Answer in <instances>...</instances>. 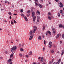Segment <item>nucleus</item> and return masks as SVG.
Masks as SVG:
<instances>
[{
  "instance_id": "nucleus-61",
  "label": "nucleus",
  "mask_w": 64,
  "mask_h": 64,
  "mask_svg": "<svg viewBox=\"0 0 64 64\" xmlns=\"http://www.w3.org/2000/svg\"><path fill=\"white\" fill-rule=\"evenodd\" d=\"M2 59V57H0V59Z\"/></svg>"
},
{
  "instance_id": "nucleus-60",
  "label": "nucleus",
  "mask_w": 64,
  "mask_h": 64,
  "mask_svg": "<svg viewBox=\"0 0 64 64\" xmlns=\"http://www.w3.org/2000/svg\"><path fill=\"white\" fill-rule=\"evenodd\" d=\"M59 52L58 50L57 52V53H58V54H59Z\"/></svg>"
},
{
  "instance_id": "nucleus-5",
  "label": "nucleus",
  "mask_w": 64,
  "mask_h": 64,
  "mask_svg": "<svg viewBox=\"0 0 64 64\" xmlns=\"http://www.w3.org/2000/svg\"><path fill=\"white\" fill-rule=\"evenodd\" d=\"M48 33L49 34V35H51V32L50 31L48 30L47 31V32H46V36L48 35Z\"/></svg>"
},
{
  "instance_id": "nucleus-42",
  "label": "nucleus",
  "mask_w": 64,
  "mask_h": 64,
  "mask_svg": "<svg viewBox=\"0 0 64 64\" xmlns=\"http://www.w3.org/2000/svg\"><path fill=\"white\" fill-rule=\"evenodd\" d=\"M52 62H49V64H52Z\"/></svg>"
},
{
  "instance_id": "nucleus-56",
  "label": "nucleus",
  "mask_w": 64,
  "mask_h": 64,
  "mask_svg": "<svg viewBox=\"0 0 64 64\" xmlns=\"http://www.w3.org/2000/svg\"><path fill=\"white\" fill-rule=\"evenodd\" d=\"M40 64V62H38V64Z\"/></svg>"
},
{
  "instance_id": "nucleus-11",
  "label": "nucleus",
  "mask_w": 64,
  "mask_h": 64,
  "mask_svg": "<svg viewBox=\"0 0 64 64\" xmlns=\"http://www.w3.org/2000/svg\"><path fill=\"white\" fill-rule=\"evenodd\" d=\"M63 25H62L61 24H60L59 25V27L60 28H62V27H63Z\"/></svg>"
},
{
  "instance_id": "nucleus-12",
  "label": "nucleus",
  "mask_w": 64,
  "mask_h": 64,
  "mask_svg": "<svg viewBox=\"0 0 64 64\" xmlns=\"http://www.w3.org/2000/svg\"><path fill=\"white\" fill-rule=\"evenodd\" d=\"M38 6L40 7V8H42V5L40 4H38Z\"/></svg>"
},
{
  "instance_id": "nucleus-35",
  "label": "nucleus",
  "mask_w": 64,
  "mask_h": 64,
  "mask_svg": "<svg viewBox=\"0 0 64 64\" xmlns=\"http://www.w3.org/2000/svg\"><path fill=\"white\" fill-rule=\"evenodd\" d=\"M4 2L5 3H8V1H7V0H5Z\"/></svg>"
},
{
  "instance_id": "nucleus-15",
  "label": "nucleus",
  "mask_w": 64,
  "mask_h": 64,
  "mask_svg": "<svg viewBox=\"0 0 64 64\" xmlns=\"http://www.w3.org/2000/svg\"><path fill=\"white\" fill-rule=\"evenodd\" d=\"M48 18L49 19V20H51L52 19H51V18L50 17V16H48Z\"/></svg>"
},
{
  "instance_id": "nucleus-1",
  "label": "nucleus",
  "mask_w": 64,
  "mask_h": 64,
  "mask_svg": "<svg viewBox=\"0 0 64 64\" xmlns=\"http://www.w3.org/2000/svg\"><path fill=\"white\" fill-rule=\"evenodd\" d=\"M30 38H29V40H31L33 38V36H34V34H33V32L32 30H30Z\"/></svg>"
},
{
  "instance_id": "nucleus-55",
  "label": "nucleus",
  "mask_w": 64,
  "mask_h": 64,
  "mask_svg": "<svg viewBox=\"0 0 64 64\" xmlns=\"http://www.w3.org/2000/svg\"><path fill=\"white\" fill-rule=\"evenodd\" d=\"M23 15H24V14H21V16H23Z\"/></svg>"
},
{
  "instance_id": "nucleus-32",
  "label": "nucleus",
  "mask_w": 64,
  "mask_h": 64,
  "mask_svg": "<svg viewBox=\"0 0 64 64\" xmlns=\"http://www.w3.org/2000/svg\"><path fill=\"white\" fill-rule=\"evenodd\" d=\"M58 16L60 17V13H58Z\"/></svg>"
},
{
  "instance_id": "nucleus-2",
  "label": "nucleus",
  "mask_w": 64,
  "mask_h": 64,
  "mask_svg": "<svg viewBox=\"0 0 64 64\" xmlns=\"http://www.w3.org/2000/svg\"><path fill=\"white\" fill-rule=\"evenodd\" d=\"M17 48L16 46H14L10 50L11 52H13L14 51V50L15 51L16 50Z\"/></svg>"
},
{
  "instance_id": "nucleus-19",
  "label": "nucleus",
  "mask_w": 64,
  "mask_h": 64,
  "mask_svg": "<svg viewBox=\"0 0 64 64\" xmlns=\"http://www.w3.org/2000/svg\"><path fill=\"white\" fill-rule=\"evenodd\" d=\"M38 39L39 40H41V37L40 36H39L38 38Z\"/></svg>"
},
{
  "instance_id": "nucleus-57",
  "label": "nucleus",
  "mask_w": 64,
  "mask_h": 64,
  "mask_svg": "<svg viewBox=\"0 0 64 64\" xmlns=\"http://www.w3.org/2000/svg\"><path fill=\"white\" fill-rule=\"evenodd\" d=\"M13 15H17V14H13Z\"/></svg>"
},
{
  "instance_id": "nucleus-25",
  "label": "nucleus",
  "mask_w": 64,
  "mask_h": 64,
  "mask_svg": "<svg viewBox=\"0 0 64 64\" xmlns=\"http://www.w3.org/2000/svg\"><path fill=\"white\" fill-rule=\"evenodd\" d=\"M8 14H9V15H12V13L10 12H8Z\"/></svg>"
},
{
  "instance_id": "nucleus-23",
  "label": "nucleus",
  "mask_w": 64,
  "mask_h": 64,
  "mask_svg": "<svg viewBox=\"0 0 64 64\" xmlns=\"http://www.w3.org/2000/svg\"><path fill=\"white\" fill-rule=\"evenodd\" d=\"M11 23L12 25H13V24H14V22H13V21H12V20L11 21Z\"/></svg>"
},
{
  "instance_id": "nucleus-9",
  "label": "nucleus",
  "mask_w": 64,
  "mask_h": 64,
  "mask_svg": "<svg viewBox=\"0 0 64 64\" xmlns=\"http://www.w3.org/2000/svg\"><path fill=\"white\" fill-rule=\"evenodd\" d=\"M36 17H35V18H33V22L34 23H35V19H36Z\"/></svg>"
},
{
  "instance_id": "nucleus-62",
  "label": "nucleus",
  "mask_w": 64,
  "mask_h": 64,
  "mask_svg": "<svg viewBox=\"0 0 64 64\" xmlns=\"http://www.w3.org/2000/svg\"><path fill=\"white\" fill-rule=\"evenodd\" d=\"M19 45L20 47H21L22 46H21V44H19Z\"/></svg>"
},
{
  "instance_id": "nucleus-4",
  "label": "nucleus",
  "mask_w": 64,
  "mask_h": 64,
  "mask_svg": "<svg viewBox=\"0 0 64 64\" xmlns=\"http://www.w3.org/2000/svg\"><path fill=\"white\" fill-rule=\"evenodd\" d=\"M59 6L60 7V8H61V7H63V4L62 3V2H59L58 3Z\"/></svg>"
},
{
  "instance_id": "nucleus-29",
  "label": "nucleus",
  "mask_w": 64,
  "mask_h": 64,
  "mask_svg": "<svg viewBox=\"0 0 64 64\" xmlns=\"http://www.w3.org/2000/svg\"><path fill=\"white\" fill-rule=\"evenodd\" d=\"M59 37V34H58L56 36L57 38H58V37Z\"/></svg>"
},
{
  "instance_id": "nucleus-3",
  "label": "nucleus",
  "mask_w": 64,
  "mask_h": 64,
  "mask_svg": "<svg viewBox=\"0 0 64 64\" xmlns=\"http://www.w3.org/2000/svg\"><path fill=\"white\" fill-rule=\"evenodd\" d=\"M34 29H33L32 32H33V33H35V32L37 30V27L36 26H34L33 27Z\"/></svg>"
},
{
  "instance_id": "nucleus-44",
  "label": "nucleus",
  "mask_w": 64,
  "mask_h": 64,
  "mask_svg": "<svg viewBox=\"0 0 64 64\" xmlns=\"http://www.w3.org/2000/svg\"><path fill=\"white\" fill-rule=\"evenodd\" d=\"M62 41H60V44H62Z\"/></svg>"
},
{
  "instance_id": "nucleus-37",
  "label": "nucleus",
  "mask_w": 64,
  "mask_h": 64,
  "mask_svg": "<svg viewBox=\"0 0 64 64\" xmlns=\"http://www.w3.org/2000/svg\"><path fill=\"white\" fill-rule=\"evenodd\" d=\"M44 44L45 45L46 44H45V43H46V41H45V40H44Z\"/></svg>"
},
{
  "instance_id": "nucleus-27",
  "label": "nucleus",
  "mask_w": 64,
  "mask_h": 64,
  "mask_svg": "<svg viewBox=\"0 0 64 64\" xmlns=\"http://www.w3.org/2000/svg\"><path fill=\"white\" fill-rule=\"evenodd\" d=\"M60 12L61 14H62V12H63V10H61L60 11Z\"/></svg>"
},
{
  "instance_id": "nucleus-20",
  "label": "nucleus",
  "mask_w": 64,
  "mask_h": 64,
  "mask_svg": "<svg viewBox=\"0 0 64 64\" xmlns=\"http://www.w3.org/2000/svg\"><path fill=\"white\" fill-rule=\"evenodd\" d=\"M32 52L31 51L29 53V55H32Z\"/></svg>"
},
{
  "instance_id": "nucleus-63",
  "label": "nucleus",
  "mask_w": 64,
  "mask_h": 64,
  "mask_svg": "<svg viewBox=\"0 0 64 64\" xmlns=\"http://www.w3.org/2000/svg\"><path fill=\"white\" fill-rule=\"evenodd\" d=\"M62 27H63V29H64V26H63Z\"/></svg>"
},
{
  "instance_id": "nucleus-10",
  "label": "nucleus",
  "mask_w": 64,
  "mask_h": 64,
  "mask_svg": "<svg viewBox=\"0 0 64 64\" xmlns=\"http://www.w3.org/2000/svg\"><path fill=\"white\" fill-rule=\"evenodd\" d=\"M14 55L13 54H11L10 55V58H13L12 57H13Z\"/></svg>"
},
{
  "instance_id": "nucleus-46",
  "label": "nucleus",
  "mask_w": 64,
  "mask_h": 64,
  "mask_svg": "<svg viewBox=\"0 0 64 64\" xmlns=\"http://www.w3.org/2000/svg\"><path fill=\"white\" fill-rule=\"evenodd\" d=\"M37 21L38 22H39V20L38 19H37Z\"/></svg>"
},
{
  "instance_id": "nucleus-45",
  "label": "nucleus",
  "mask_w": 64,
  "mask_h": 64,
  "mask_svg": "<svg viewBox=\"0 0 64 64\" xmlns=\"http://www.w3.org/2000/svg\"><path fill=\"white\" fill-rule=\"evenodd\" d=\"M55 1H56V2H58V1H59V0H54Z\"/></svg>"
},
{
  "instance_id": "nucleus-58",
  "label": "nucleus",
  "mask_w": 64,
  "mask_h": 64,
  "mask_svg": "<svg viewBox=\"0 0 64 64\" xmlns=\"http://www.w3.org/2000/svg\"><path fill=\"white\" fill-rule=\"evenodd\" d=\"M33 64H37V63H36V62H34L33 63Z\"/></svg>"
},
{
  "instance_id": "nucleus-48",
  "label": "nucleus",
  "mask_w": 64,
  "mask_h": 64,
  "mask_svg": "<svg viewBox=\"0 0 64 64\" xmlns=\"http://www.w3.org/2000/svg\"><path fill=\"white\" fill-rule=\"evenodd\" d=\"M45 50V48H44L43 49V51H44Z\"/></svg>"
},
{
  "instance_id": "nucleus-26",
  "label": "nucleus",
  "mask_w": 64,
  "mask_h": 64,
  "mask_svg": "<svg viewBox=\"0 0 64 64\" xmlns=\"http://www.w3.org/2000/svg\"><path fill=\"white\" fill-rule=\"evenodd\" d=\"M20 12H22V13H23V10L22 9L21 10H20Z\"/></svg>"
},
{
  "instance_id": "nucleus-24",
  "label": "nucleus",
  "mask_w": 64,
  "mask_h": 64,
  "mask_svg": "<svg viewBox=\"0 0 64 64\" xmlns=\"http://www.w3.org/2000/svg\"><path fill=\"white\" fill-rule=\"evenodd\" d=\"M20 50L22 52L23 51V49L22 48H20Z\"/></svg>"
},
{
  "instance_id": "nucleus-51",
  "label": "nucleus",
  "mask_w": 64,
  "mask_h": 64,
  "mask_svg": "<svg viewBox=\"0 0 64 64\" xmlns=\"http://www.w3.org/2000/svg\"><path fill=\"white\" fill-rule=\"evenodd\" d=\"M54 61V59L53 58L52 60V62L53 63V61Z\"/></svg>"
},
{
  "instance_id": "nucleus-43",
  "label": "nucleus",
  "mask_w": 64,
  "mask_h": 64,
  "mask_svg": "<svg viewBox=\"0 0 64 64\" xmlns=\"http://www.w3.org/2000/svg\"><path fill=\"white\" fill-rule=\"evenodd\" d=\"M48 15H51V13H50V12H48Z\"/></svg>"
},
{
  "instance_id": "nucleus-50",
  "label": "nucleus",
  "mask_w": 64,
  "mask_h": 64,
  "mask_svg": "<svg viewBox=\"0 0 64 64\" xmlns=\"http://www.w3.org/2000/svg\"><path fill=\"white\" fill-rule=\"evenodd\" d=\"M40 2H42L43 1V0H40Z\"/></svg>"
},
{
  "instance_id": "nucleus-59",
  "label": "nucleus",
  "mask_w": 64,
  "mask_h": 64,
  "mask_svg": "<svg viewBox=\"0 0 64 64\" xmlns=\"http://www.w3.org/2000/svg\"><path fill=\"white\" fill-rule=\"evenodd\" d=\"M27 61H28V60H25V62H27Z\"/></svg>"
},
{
  "instance_id": "nucleus-52",
  "label": "nucleus",
  "mask_w": 64,
  "mask_h": 64,
  "mask_svg": "<svg viewBox=\"0 0 64 64\" xmlns=\"http://www.w3.org/2000/svg\"><path fill=\"white\" fill-rule=\"evenodd\" d=\"M57 64V62H54V64Z\"/></svg>"
},
{
  "instance_id": "nucleus-31",
  "label": "nucleus",
  "mask_w": 64,
  "mask_h": 64,
  "mask_svg": "<svg viewBox=\"0 0 64 64\" xmlns=\"http://www.w3.org/2000/svg\"><path fill=\"white\" fill-rule=\"evenodd\" d=\"M5 52L6 54H8V50H6L5 51Z\"/></svg>"
},
{
  "instance_id": "nucleus-49",
  "label": "nucleus",
  "mask_w": 64,
  "mask_h": 64,
  "mask_svg": "<svg viewBox=\"0 0 64 64\" xmlns=\"http://www.w3.org/2000/svg\"><path fill=\"white\" fill-rule=\"evenodd\" d=\"M62 15L63 16H64V13H62Z\"/></svg>"
},
{
  "instance_id": "nucleus-39",
  "label": "nucleus",
  "mask_w": 64,
  "mask_h": 64,
  "mask_svg": "<svg viewBox=\"0 0 64 64\" xmlns=\"http://www.w3.org/2000/svg\"><path fill=\"white\" fill-rule=\"evenodd\" d=\"M52 30H53V31H56L55 30V28H53L52 29Z\"/></svg>"
},
{
  "instance_id": "nucleus-36",
  "label": "nucleus",
  "mask_w": 64,
  "mask_h": 64,
  "mask_svg": "<svg viewBox=\"0 0 64 64\" xmlns=\"http://www.w3.org/2000/svg\"><path fill=\"white\" fill-rule=\"evenodd\" d=\"M37 18L38 19H40V16H38L37 17Z\"/></svg>"
},
{
  "instance_id": "nucleus-38",
  "label": "nucleus",
  "mask_w": 64,
  "mask_h": 64,
  "mask_svg": "<svg viewBox=\"0 0 64 64\" xmlns=\"http://www.w3.org/2000/svg\"><path fill=\"white\" fill-rule=\"evenodd\" d=\"M19 55L20 56V57H22V54H19Z\"/></svg>"
},
{
  "instance_id": "nucleus-34",
  "label": "nucleus",
  "mask_w": 64,
  "mask_h": 64,
  "mask_svg": "<svg viewBox=\"0 0 64 64\" xmlns=\"http://www.w3.org/2000/svg\"><path fill=\"white\" fill-rule=\"evenodd\" d=\"M29 14L30 13V10H28L27 12Z\"/></svg>"
},
{
  "instance_id": "nucleus-54",
  "label": "nucleus",
  "mask_w": 64,
  "mask_h": 64,
  "mask_svg": "<svg viewBox=\"0 0 64 64\" xmlns=\"http://www.w3.org/2000/svg\"><path fill=\"white\" fill-rule=\"evenodd\" d=\"M10 19H11L12 18V17L11 16H10L9 17Z\"/></svg>"
},
{
  "instance_id": "nucleus-22",
  "label": "nucleus",
  "mask_w": 64,
  "mask_h": 64,
  "mask_svg": "<svg viewBox=\"0 0 64 64\" xmlns=\"http://www.w3.org/2000/svg\"><path fill=\"white\" fill-rule=\"evenodd\" d=\"M14 22L15 24H16V23H17V22H16L15 20H14Z\"/></svg>"
},
{
  "instance_id": "nucleus-53",
  "label": "nucleus",
  "mask_w": 64,
  "mask_h": 64,
  "mask_svg": "<svg viewBox=\"0 0 64 64\" xmlns=\"http://www.w3.org/2000/svg\"><path fill=\"white\" fill-rule=\"evenodd\" d=\"M40 59H41V57H39L38 58V59L39 60H40Z\"/></svg>"
},
{
  "instance_id": "nucleus-21",
  "label": "nucleus",
  "mask_w": 64,
  "mask_h": 64,
  "mask_svg": "<svg viewBox=\"0 0 64 64\" xmlns=\"http://www.w3.org/2000/svg\"><path fill=\"white\" fill-rule=\"evenodd\" d=\"M41 61L42 62H43V61L44 60V58H43V57H42L41 58Z\"/></svg>"
},
{
  "instance_id": "nucleus-16",
  "label": "nucleus",
  "mask_w": 64,
  "mask_h": 64,
  "mask_svg": "<svg viewBox=\"0 0 64 64\" xmlns=\"http://www.w3.org/2000/svg\"><path fill=\"white\" fill-rule=\"evenodd\" d=\"M60 62H61V59H60L59 60H58V64H59Z\"/></svg>"
},
{
  "instance_id": "nucleus-13",
  "label": "nucleus",
  "mask_w": 64,
  "mask_h": 64,
  "mask_svg": "<svg viewBox=\"0 0 64 64\" xmlns=\"http://www.w3.org/2000/svg\"><path fill=\"white\" fill-rule=\"evenodd\" d=\"M24 18L26 21H28V19H27V17H26V16H25L24 17Z\"/></svg>"
},
{
  "instance_id": "nucleus-18",
  "label": "nucleus",
  "mask_w": 64,
  "mask_h": 64,
  "mask_svg": "<svg viewBox=\"0 0 64 64\" xmlns=\"http://www.w3.org/2000/svg\"><path fill=\"white\" fill-rule=\"evenodd\" d=\"M64 54V52L62 50V53L61 54V56H62V55H63V54Z\"/></svg>"
},
{
  "instance_id": "nucleus-8",
  "label": "nucleus",
  "mask_w": 64,
  "mask_h": 64,
  "mask_svg": "<svg viewBox=\"0 0 64 64\" xmlns=\"http://www.w3.org/2000/svg\"><path fill=\"white\" fill-rule=\"evenodd\" d=\"M12 59H13V58H10L9 60H8V63H10L12 61Z\"/></svg>"
},
{
  "instance_id": "nucleus-14",
  "label": "nucleus",
  "mask_w": 64,
  "mask_h": 64,
  "mask_svg": "<svg viewBox=\"0 0 64 64\" xmlns=\"http://www.w3.org/2000/svg\"><path fill=\"white\" fill-rule=\"evenodd\" d=\"M51 52L53 54L54 53V50H51Z\"/></svg>"
},
{
  "instance_id": "nucleus-33",
  "label": "nucleus",
  "mask_w": 64,
  "mask_h": 64,
  "mask_svg": "<svg viewBox=\"0 0 64 64\" xmlns=\"http://www.w3.org/2000/svg\"><path fill=\"white\" fill-rule=\"evenodd\" d=\"M62 38H64V34L62 35Z\"/></svg>"
},
{
  "instance_id": "nucleus-17",
  "label": "nucleus",
  "mask_w": 64,
  "mask_h": 64,
  "mask_svg": "<svg viewBox=\"0 0 64 64\" xmlns=\"http://www.w3.org/2000/svg\"><path fill=\"white\" fill-rule=\"evenodd\" d=\"M37 12L39 15H40V12L38 11V10L37 11Z\"/></svg>"
},
{
  "instance_id": "nucleus-30",
  "label": "nucleus",
  "mask_w": 64,
  "mask_h": 64,
  "mask_svg": "<svg viewBox=\"0 0 64 64\" xmlns=\"http://www.w3.org/2000/svg\"><path fill=\"white\" fill-rule=\"evenodd\" d=\"M26 58H28V57H29V56H28V55H26Z\"/></svg>"
},
{
  "instance_id": "nucleus-7",
  "label": "nucleus",
  "mask_w": 64,
  "mask_h": 64,
  "mask_svg": "<svg viewBox=\"0 0 64 64\" xmlns=\"http://www.w3.org/2000/svg\"><path fill=\"white\" fill-rule=\"evenodd\" d=\"M52 43L51 42H50L49 43V48H50L51 47V46H52V45H52Z\"/></svg>"
},
{
  "instance_id": "nucleus-28",
  "label": "nucleus",
  "mask_w": 64,
  "mask_h": 64,
  "mask_svg": "<svg viewBox=\"0 0 64 64\" xmlns=\"http://www.w3.org/2000/svg\"><path fill=\"white\" fill-rule=\"evenodd\" d=\"M45 26H44V27L43 28V30H45Z\"/></svg>"
},
{
  "instance_id": "nucleus-47",
  "label": "nucleus",
  "mask_w": 64,
  "mask_h": 64,
  "mask_svg": "<svg viewBox=\"0 0 64 64\" xmlns=\"http://www.w3.org/2000/svg\"><path fill=\"white\" fill-rule=\"evenodd\" d=\"M35 1L36 2H38V0H35Z\"/></svg>"
},
{
  "instance_id": "nucleus-64",
  "label": "nucleus",
  "mask_w": 64,
  "mask_h": 64,
  "mask_svg": "<svg viewBox=\"0 0 64 64\" xmlns=\"http://www.w3.org/2000/svg\"><path fill=\"white\" fill-rule=\"evenodd\" d=\"M61 64H63V62H61Z\"/></svg>"
},
{
  "instance_id": "nucleus-6",
  "label": "nucleus",
  "mask_w": 64,
  "mask_h": 64,
  "mask_svg": "<svg viewBox=\"0 0 64 64\" xmlns=\"http://www.w3.org/2000/svg\"><path fill=\"white\" fill-rule=\"evenodd\" d=\"M32 16L33 18H35V17H36V16H35V12H33L32 13Z\"/></svg>"
},
{
  "instance_id": "nucleus-41",
  "label": "nucleus",
  "mask_w": 64,
  "mask_h": 64,
  "mask_svg": "<svg viewBox=\"0 0 64 64\" xmlns=\"http://www.w3.org/2000/svg\"><path fill=\"white\" fill-rule=\"evenodd\" d=\"M54 34H55L56 33V31L55 30L54 31H53Z\"/></svg>"
},
{
  "instance_id": "nucleus-40",
  "label": "nucleus",
  "mask_w": 64,
  "mask_h": 64,
  "mask_svg": "<svg viewBox=\"0 0 64 64\" xmlns=\"http://www.w3.org/2000/svg\"><path fill=\"white\" fill-rule=\"evenodd\" d=\"M34 3H35V4H36V6H37V5H38V4L36 2H34Z\"/></svg>"
}]
</instances>
